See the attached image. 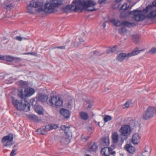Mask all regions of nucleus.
I'll return each mask as SVG.
<instances>
[{"label":"nucleus","instance_id":"obj_51","mask_svg":"<svg viewBox=\"0 0 156 156\" xmlns=\"http://www.w3.org/2000/svg\"><path fill=\"white\" fill-rule=\"evenodd\" d=\"M48 96L47 95H44V94H42V95H41V98H48Z\"/></svg>","mask_w":156,"mask_h":156},{"label":"nucleus","instance_id":"obj_59","mask_svg":"<svg viewBox=\"0 0 156 156\" xmlns=\"http://www.w3.org/2000/svg\"><path fill=\"white\" fill-rule=\"evenodd\" d=\"M86 156H91L89 154H87L86 155Z\"/></svg>","mask_w":156,"mask_h":156},{"label":"nucleus","instance_id":"obj_24","mask_svg":"<svg viewBox=\"0 0 156 156\" xmlns=\"http://www.w3.org/2000/svg\"><path fill=\"white\" fill-rule=\"evenodd\" d=\"M127 57V54L125 53H121L118 55L117 56V59L119 62H122L124 59L126 57Z\"/></svg>","mask_w":156,"mask_h":156},{"label":"nucleus","instance_id":"obj_28","mask_svg":"<svg viewBox=\"0 0 156 156\" xmlns=\"http://www.w3.org/2000/svg\"><path fill=\"white\" fill-rule=\"evenodd\" d=\"M149 19H153L156 17V11H151L146 16Z\"/></svg>","mask_w":156,"mask_h":156},{"label":"nucleus","instance_id":"obj_10","mask_svg":"<svg viewBox=\"0 0 156 156\" xmlns=\"http://www.w3.org/2000/svg\"><path fill=\"white\" fill-rule=\"evenodd\" d=\"M35 98H32L30 100V102L31 105L35 107V110L36 112L39 115H42L43 114V108L41 106H37V102L35 99Z\"/></svg>","mask_w":156,"mask_h":156},{"label":"nucleus","instance_id":"obj_16","mask_svg":"<svg viewBox=\"0 0 156 156\" xmlns=\"http://www.w3.org/2000/svg\"><path fill=\"white\" fill-rule=\"evenodd\" d=\"M98 146L96 144L91 142L88 148L87 151L90 152H96L98 150Z\"/></svg>","mask_w":156,"mask_h":156},{"label":"nucleus","instance_id":"obj_32","mask_svg":"<svg viewBox=\"0 0 156 156\" xmlns=\"http://www.w3.org/2000/svg\"><path fill=\"white\" fill-rule=\"evenodd\" d=\"M80 114L81 118L83 120H86L88 118V114L85 112H81Z\"/></svg>","mask_w":156,"mask_h":156},{"label":"nucleus","instance_id":"obj_35","mask_svg":"<svg viewBox=\"0 0 156 156\" xmlns=\"http://www.w3.org/2000/svg\"><path fill=\"white\" fill-rule=\"evenodd\" d=\"M17 95L19 98H24V91L23 92V89H20L18 90Z\"/></svg>","mask_w":156,"mask_h":156},{"label":"nucleus","instance_id":"obj_31","mask_svg":"<svg viewBox=\"0 0 156 156\" xmlns=\"http://www.w3.org/2000/svg\"><path fill=\"white\" fill-rule=\"evenodd\" d=\"M134 42L136 43H137L139 41L140 37L138 35L134 34L131 36Z\"/></svg>","mask_w":156,"mask_h":156},{"label":"nucleus","instance_id":"obj_56","mask_svg":"<svg viewBox=\"0 0 156 156\" xmlns=\"http://www.w3.org/2000/svg\"><path fill=\"white\" fill-rule=\"evenodd\" d=\"M80 44H76V43H75V46H79V45H80Z\"/></svg>","mask_w":156,"mask_h":156},{"label":"nucleus","instance_id":"obj_13","mask_svg":"<svg viewBox=\"0 0 156 156\" xmlns=\"http://www.w3.org/2000/svg\"><path fill=\"white\" fill-rule=\"evenodd\" d=\"M140 139L141 137L138 133H135L132 136V142L134 144H137L140 143Z\"/></svg>","mask_w":156,"mask_h":156},{"label":"nucleus","instance_id":"obj_38","mask_svg":"<svg viewBox=\"0 0 156 156\" xmlns=\"http://www.w3.org/2000/svg\"><path fill=\"white\" fill-rule=\"evenodd\" d=\"M130 103L129 101H127L126 103L123 105V108H126L129 107L130 106Z\"/></svg>","mask_w":156,"mask_h":156},{"label":"nucleus","instance_id":"obj_45","mask_svg":"<svg viewBox=\"0 0 156 156\" xmlns=\"http://www.w3.org/2000/svg\"><path fill=\"white\" fill-rule=\"evenodd\" d=\"M0 3L5 5L9 2L6 0H0Z\"/></svg>","mask_w":156,"mask_h":156},{"label":"nucleus","instance_id":"obj_60","mask_svg":"<svg viewBox=\"0 0 156 156\" xmlns=\"http://www.w3.org/2000/svg\"><path fill=\"white\" fill-rule=\"evenodd\" d=\"M106 89H107V90H109V88H106Z\"/></svg>","mask_w":156,"mask_h":156},{"label":"nucleus","instance_id":"obj_20","mask_svg":"<svg viewBox=\"0 0 156 156\" xmlns=\"http://www.w3.org/2000/svg\"><path fill=\"white\" fill-rule=\"evenodd\" d=\"M110 143L109 138L105 137L102 138L101 142V145L102 147L107 146Z\"/></svg>","mask_w":156,"mask_h":156},{"label":"nucleus","instance_id":"obj_61","mask_svg":"<svg viewBox=\"0 0 156 156\" xmlns=\"http://www.w3.org/2000/svg\"><path fill=\"white\" fill-rule=\"evenodd\" d=\"M70 41L69 40H68V41L67 42V43H68Z\"/></svg>","mask_w":156,"mask_h":156},{"label":"nucleus","instance_id":"obj_49","mask_svg":"<svg viewBox=\"0 0 156 156\" xmlns=\"http://www.w3.org/2000/svg\"><path fill=\"white\" fill-rule=\"evenodd\" d=\"M106 1L105 0H99L98 2L100 4H102L105 2Z\"/></svg>","mask_w":156,"mask_h":156},{"label":"nucleus","instance_id":"obj_6","mask_svg":"<svg viewBox=\"0 0 156 156\" xmlns=\"http://www.w3.org/2000/svg\"><path fill=\"white\" fill-rule=\"evenodd\" d=\"M156 114V107L150 106L144 112L142 118L144 120H146L152 118Z\"/></svg>","mask_w":156,"mask_h":156},{"label":"nucleus","instance_id":"obj_43","mask_svg":"<svg viewBox=\"0 0 156 156\" xmlns=\"http://www.w3.org/2000/svg\"><path fill=\"white\" fill-rule=\"evenodd\" d=\"M83 136L82 135L81 137V140L83 141H87L90 137V136H87L86 137H83Z\"/></svg>","mask_w":156,"mask_h":156},{"label":"nucleus","instance_id":"obj_4","mask_svg":"<svg viewBox=\"0 0 156 156\" xmlns=\"http://www.w3.org/2000/svg\"><path fill=\"white\" fill-rule=\"evenodd\" d=\"M38 100L41 102L44 103L46 101L47 103L51 106L56 108H59L62 106L63 104V100L62 98H38Z\"/></svg>","mask_w":156,"mask_h":156},{"label":"nucleus","instance_id":"obj_29","mask_svg":"<svg viewBox=\"0 0 156 156\" xmlns=\"http://www.w3.org/2000/svg\"><path fill=\"white\" fill-rule=\"evenodd\" d=\"M154 7L152 4L151 5H148L146 7L145 9H143L142 10L145 14L148 12L151 11L153 10V8Z\"/></svg>","mask_w":156,"mask_h":156},{"label":"nucleus","instance_id":"obj_47","mask_svg":"<svg viewBox=\"0 0 156 156\" xmlns=\"http://www.w3.org/2000/svg\"><path fill=\"white\" fill-rule=\"evenodd\" d=\"M24 55H36V54L34 52H28V53H24Z\"/></svg>","mask_w":156,"mask_h":156},{"label":"nucleus","instance_id":"obj_25","mask_svg":"<svg viewBox=\"0 0 156 156\" xmlns=\"http://www.w3.org/2000/svg\"><path fill=\"white\" fill-rule=\"evenodd\" d=\"M142 50H139L138 48H135L132 52L127 54V57H129L137 55Z\"/></svg>","mask_w":156,"mask_h":156},{"label":"nucleus","instance_id":"obj_54","mask_svg":"<svg viewBox=\"0 0 156 156\" xmlns=\"http://www.w3.org/2000/svg\"><path fill=\"white\" fill-rule=\"evenodd\" d=\"M50 98H61L60 97H59V96H51L50 97Z\"/></svg>","mask_w":156,"mask_h":156},{"label":"nucleus","instance_id":"obj_27","mask_svg":"<svg viewBox=\"0 0 156 156\" xmlns=\"http://www.w3.org/2000/svg\"><path fill=\"white\" fill-rule=\"evenodd\" d=\"M28 118L30 119L35 122H37L40 121L38 118L34 115H30L29 116Z\"/></svg>","mask_w":156,"mask_h":156},{"label":"nucleus","instance_id":"obj_14","mask_svg":"<svg viewBox=\"0 0 156 156\" xmlns=\"http://www.w3.org/2000/svg\"><path fill=\"white\" fill-rule=\"evenodd\" d=\"M124 148L129 153V155L131 156L134 154L135 151V149L134 147L129 144H127L124 147Z\"/></svg>","mask_w":156,"mask_h":156},{"label":"nucleus","instance_id":"obj_48","mask_svg":"<svg viewBox=\"0 0 156 156\" xmlns=\"http://www.w3.org/2000/svg\"><path fill=\"white\" fill-rule=\"evenodd\" d=\"M58 49H65V46H58L57 48Z\"/></svg>","mask_w":156,"mask_h":156},{"label":"nucleus","instance_id":"obj_30","mask_svg":"<svg viewBox=\"0 0 156 156\" xmlns=\"http://www.w3.org/2000/svg\"><path fill=\"white\" fill-rule=\"evenodd\" d=\"M117 50V46H114L112 48H109L107 50V53L109 54L111 53H114Z\"/></svg>","mask_w":156,"mask_h":156},{"label":"nucleus","instance_id":"obj_15","mask_svg":"<svg viewBox=\"0 0 156 156\" xmlns=\"http://www.w3.org/2000/svg\"><path fill=\"white\" fill-rule=\"evenodd\" d=\"M30 5L34 8L38 7L39 8L42 7L43 8H44V6H42V3L39 2L38 0H33L30 2Z\"/></svg>","mask_w":156,"mask_h":156},{"label":"nucleus","instance_id":"obj_1","mask_svg":"<svg viewBox=\"0 0 156 156\" xmlns=\"http://www.w3.org/2000/svg\"><path fill=\"white\" fill-rule=\"evenodd\" d=\"M72 3L73 5H67L62 7V10L65 12L72 11L78 12H81L83 10L90 12L97 10L94 8L96 3L92 0H73Z\"/></svg>","mask_w":156,"mask_h":156},{"label":"nucleus","instance_id":"obj_26","mask_svg":"<svg viewBox=\"0 0 156 156\" xmlns=\"http://www.w3.org/2000/svg\"><path fill=\"white\" fill-rule=\"evenodd\" d=\"M17 84L22 87H27L28 84V82L26 81L20 80L17 82Z\"/></svg>","mask_w":156,"mask_h":156},{"label":"nucleus","instance_id":"obj_46","mask_svg":"<svg viewBox=\"0 0 156 156\" xmlns=\"http://www.w3.org/2000/svg\"><path fill=\"white\" fill-rule=\"evenodd\" d=\"M15 39L16 40L18 41H21L22 40L23 38L22 37H20L19 36H17L16 37Z\"/></svg>","mask_w":156,"mask_h":156},{"label":"nucleus","instance_id":"obj_12","mask_svg":"<svg viewBox=\"0 0 156 156\" xmlns=\"http://www.w3.org/2000/svg\"><path fill=\"white\" fill-rule=\"evenodd\" d=\"M13 139V137L12 135H9L5 136L2 138L1 140V142L2 143H3L7 141L5 145H4V146H10L13 144V143H12Z\"/></svg>","mask_w":156,"mask_h":156},{"label":"nucleus","instance_id":"obj_55","mask_svg":"<svg viewBox=\"0 0 156 156\" xmlns=\"http://www.w3.org/2000/svg\"><path fill=\"white\" fill-rule=\"evenodd\" d=\"M79 40L80 42H84V40L83 38H79Z\"/></svg>","mask_w":156,"mask_h":156},{"label":"nucleus","instance_id":"obj_41","mask_svg":"<svg viewBox=\"0 0 156 156\" xmlns=\"http://www.w3.org/2000/svg\"><path fill=\"white\" fill-rule=\"evenodd\" d=\"M17 150L16 149H14L12 150L10 154V156H14L16 154Z\"/></svg>","mask_w":156,"mask_h":156},{"label":"nucleus","instance_id":"obj_52","mask_svg":"<svg viewBox=\"0 0 156 156\" xmlns=\"http://www.w3.org/2000/svg\"><path fill=\"white\" fill-rule=\"evenodd\" d=\"M12 7H13V6H12V4H9L6 5V7L7 8H11Z\"/></svg>","mask_w":156,"mask_h":156},{"label":"nucleus","instance_id":"obj_34","mask_svg":"<svg viewBox=\"0 0 156 156\" xmlns=\"http://www.w3.org/2000/svg\"><path fill=\"white\" fill-rule=\"evenodd\" d=\"M134 5H133L129 7V5L128 6V4L127 3H125L121 7V9L122 10H126L128 9L129 8L131 9Z\"/></svg>","mask_w":156,"mask_h":156},{"label":"nucleus","instance_id":"obj_21","mask_svg":"<svg viewBox=\"0 0 156 156\" xmlns=\"http://www.w3.org/2000/svg\"><path fill=\"white\" fill-rule=\"evenodd\" d=\"M119 136L116 132H114L112 134V141L113 143L117 144L118 143L119 140Z\"/></svg>","mask_w":156,"mask_h":156},{"label":"nucleus","instance_id":"obj_2","mask_svg":"<svg viewBox=\"0 0 156 156\" xmlns=\"http://www.w3.org/2000/svg\"><path fill=\"white\" fill-rule=\"evenodd\" d=\"M13 98L12 103L17 110L25 112L30 110V104L27 101V98Z\"/></svg>","mask_w":156,"mask_h":156},{"label":"nucleus","instance_id":"obj_58","mask_svg":"<svg viewBox=\"0 0 156 156\" xmlns=\"http://www.w3.org/2000/svg\"><path fill=\"white\" fill-rule=\"evenodd\" d=\"M57 47H54L52 48V49H55V48H57Z\"/></svg>","mask_w":156,"mask_h":156},{"label":"nucleus","instance_id":"obj_42","mask_svg":"<svg viewBox=\"0 0 156 156\" xmlns=\"http://www.w3.org/2000/svg\"><path fill=\"white\" fill-rule=\"evenodd\" d=\"M93 54L95 55L99 56L102 55V53H101L99 51H93Z\"/></svg>","mask_w":156,"mask_h":156},{"label":"nucleus","instance_id":"obj_22","mask_svg":"<svg viewBox=\"0 0 156 156\" xmlns=\"http://www.w3.org/2000/svg\"><path fill=\"white\" fill-rule=\"evenodd\" d=\"M121 25L122 26L127 27H133L134 26H136V24L134 23H131L126 20L122 21L121 22Z\"/></svg>","mask_w":156,"mask_h":156},{"label":"nucleus","instance_id":"obj_11","mask_svg":"<svg viewBox=\"0 0 156 156\" xmlns=\"http://www.w3.org/2000/svg\"><path fill=\"white\" fill-rule=\"evenodd\" d=\"M115 152L110 147H105L102 148L101 154L102 156H110V155H114Z\"/></svg>","mask_w":156,"mask_h":156},{"label":"nucleus","instance_id":"obj_8","mask_svg":"<svg viewBox=\"0 0 156 156\" xmlns=\"http://www.w3.org/2000/svg\"><path fill=\"white\" fill-rule=\"evenodd\" d=\"M132 12H133L132 15H133V18L136 21H141L146 18L145 14L143 10H136L132 11Z\"/></svg>","mask_w":156,"mask_h":156},{"label":"nucleus","instance_id":"obj_53","mask_svg":"<svg viewBox=\"0 0 156 156\" xmlns=\"http://www.w3.org/2000/svg\"><path fill=\"white\" fill-rule=\"evenodd\" d=\"M122 0H115V2L116 3H118L121 2Z\"/></svg>","mask_w":156,"mask_h":156},{"label":"nucleus","instance_id":"obj_44","mask_svg":"<svg viewBox=\"0 0 156 156\" xmlns=\"http://www.w3.org/2000/svg\"><path fill=\"white\" fill-rule=\"evenodd\" d=\"M149 52H151L153 54H155L156 53V48H152L149 51Z\"/></svg>","mask_w":156,"mask_h":156},{"label":"nucleus","instance_id":"obj_57","mask_svg":"<svg viewBox=\"0 0 156 156\" xmlns=\"http://www.w3.org/2000/svg\"><path fill=\"white\" fill-rule=\"evenodd\" d=\"M92 105H89L88 106V108H91V107Z\"/></svg>","mask_w":156,"mask_h":156},{"label":"nucleus","instance_id":"obj_18","mask_svg":"<svg viewBox=\"0 0 156 156\" xmlns=\"http://www.w3.org/2000/svg\"><path fill=\"white\" fill-rule=\"evenodd\" d=\"M35 92L34 89L32 88H25L24 90V97H29L33 95Z\"/></svg>","mask_w":156,"mask_h":156},{"label":"nucleus","instance_id":"obj_36","mask_svg":"<svg viewBox=\"0 0 156 156\" xmlns=\"http://www.w3.org/2000/svg\"><path fill=\"white\" fill-rule=\"evenodd\" d=\"M112 119V117L110 116L106 115L105 116L104 118V120L105 122H106L108 121L111 120Z\"/></svg>","mask_w":156,"mask_h":156},{"label":"nucleus","instance_id":"obj_37","mask_svg":"<svg viewBox=\"0 0 156 156\" xmlns=\"http://www.w3.org/2000/svg\"><path fill=\"white\" fill-rule=\"evenodd\" d=\"M33 7L31 5H28L27 7V12L30 13L32 14L34 13L33 10Z\"/></svg>","mask_w":156,"mask_h":156},{"label":"nucleus","instance_id":"obj_23","mask_svg":"<svg viewBox=\"0 0 156 156\" xmlns=\"http://www.w3.org/2000/svg\"><path fill=\"white\" fill-rule=\"evenodd\" d=\"M132 12H132V11L127 12L123 11L120 13V17L122 18L128 17L129 15L132 14Z\"/></svg>","mask_w":156,"mask_h":156},{"label":"nucleus","instance_id":"obj_19","mask_svg":"<svg viewBox=\"0 0 156 156\" xmlns=\"http://www.w3.org/2000/svg\"><path fill=\"white\" fill-rule=\"evenodd\" d=\"M60 112L62 115L66 118H69L70 116L69 111L66 109L63 108L60 109Z\"/></svg>","mask_w":156,"mask_h":156},{"label":"nucleus","instance_id":"obj_17","mask_svg":"<svg viewBox=\"0 0 156 156\" xmlns=\"http://www.w3.org/2000/svg\"><path fill=\"white\" fill-rule=\"evenodd\" d=\"M19 58H16L15 57L11 56L9 55L2 56L0 55V60H5L8 62H11L14 59L17 60L19 59Z\"/></svg>","mask_w":156,"mask_h":156},{"label":"nucleus","instance_id":"obj_5","mask_svg":"<svg viewBox=\"0 0 156 156\" xmlns=\"http://www.w3.org/2000/svg\"><path fill=\"white\" fill-rule=\"evenodd\" d=\"M119 132L121 135L124 137L123 139V138H122L121 139V142L123 143L124 141L126 140L128 136L130 134L131 129L129 126L124 125L121 126L119 129Z\"/></svg>","mask_w":156,"mask_h":156},{"label":"nucleus","instance_id":"obj_40","mask_svg":"<svg viewBox=\"0 0 156 156\" xmlns=\"http://www.w3.org/2000/svg\"><path fill=\"white\" fill-rule=\"evenodd\" d=\"M119 33L121 34H122L126 32V29L124 28H120L119 29Z\"/></svg>","mask_w":156,"mask_h":156},{"label":"nucleus","instance_id":"obj_7","mask_svg":"<svg viewBox=\"0 0 156 156\" xmlns=\"http://www.w3.org/2000/svg\"><path fill=\"white\" fill-rule=\"evenodd\" d=\"M61 128L64 131L65 134V138H62L61 139V142L62 144H63L67 142L70 137L72 136V133L69 126L62 125L61 126Z\"/></svg>","mask_w":156,"mask_h":156},{"label":"nucleus","instance_id":"obj_62","mask_svg":"<svg viewBox=\"0 0 156 156\" xmlns=\"http://www.w3.org/2000/svg\"><path fill=\"white\" fill-rule=\"evenodd\" d=\"M128 2H130V0H127Z\"/></svg>","mask_w":156,"mask_h":156},{"label":"nucleus","instance_id":"obj_39","mask_svg":"<svg viewBox=\"0 0 156 156\" xmlns=\"http://www.w3.org/2000/svg\"><path fill=\"white\" fill-rule=\"evenodd\" d=\"M142 156H149L150 155V151H148L146 150L142 153Z\"/></svg>","mask_w":156,"mask_h":156},{"label":"nucleus","instance_id":"obj_64","mask_svg":"<svg viewBox=\"0 0 156 156\" xmlns=\"http://www.w3.org/2000/svg\"><path fill=\"white\" fill-rule=\"evenodd\" d=\"M24 39H27V38H24Z\"/></svg>","mask_w":156,"mask_h":156},{"label":"nucleus","instance_id":"obj_9","mask_svg":"<svg viewBox=\"0 0 156 156\" xmlns=\"http://www.w3.org/2000/svg\"><path fill=\"white\" fill-rule=\"evenodd\" d=\"M58 127V125L52 124L46 126L44 127H42L37 129V131L40 132L41 134L44 135L47 133L48 131L54 129H56Z\"/></svg>","mask_w":156,"mask_h":156},{"label":"nucleus","instance_id":"obj_3","mask_svg":"<svg viewBox=\"0 0 156 156\" xmlns=\"http://www.w3.org/2000/svg\"><path fill=\"white\" fill-rule=\"evenodd\" d=\"M62 3V0H50V2L45 3L44 9L41 7L38 8L37 11L39 12H52L54 11V8L58 6Z\"/></svg>","mask_w":156,"mask_h":156},{"label":"nucleus","instance_id":"obj_33","mask_svg":"<svg viewBox=\"0 0 156 156\" xmlns=\"http://www.w3.org/2000/svg\"><path fill=\"white\" fill-rule=\"evenodd\" d=\"M110 22L115 26H119L121 25V22L118 20L112 19L110 20Z\"/></svg>","mask_w":156,"mask_h":156},{"label":"nucleus","instance_id":"obj_50","mask_svg":"<svg viewBox=\"0 0 156 156\" xmlns=\"http://www.w3.org/2000/svg\"><path fill=\"white\" fill-rule=\"evenodd\" d=\"M152 5L154 7H156V0L152 2Z\"/></svg>","mask_w":156,"mask_h":156},{"label":"nucleus","instance_id":"obj_63","mask_svg":"<svg viewBox=\"0 0 156 156\" xmlns=\"http://www.w3.org/2000/svg\"><path fill=\"white\" fill-rule=\"evenodd\" d=\"M8 2H9V0H6Z\"/></svg>","mask_w":156,"mask_h":156}]
</instances>
